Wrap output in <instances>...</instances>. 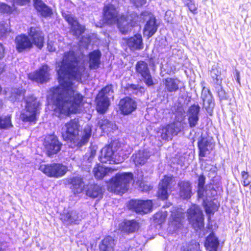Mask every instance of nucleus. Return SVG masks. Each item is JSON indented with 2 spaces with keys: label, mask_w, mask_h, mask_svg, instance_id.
Instances as JSON below:
<instances>
[{
  "label": "nucleus",
  "mask_w": 251,
  "mask_h": 251,
  "mask_svg": "<svg viewBox=\"0 0 251 251\" xmlns=\"http://www.w3.org/2000/svg\"><path fill=\"white\" fill-rule=\"evenodd\" d=\"M133 179L131 173H120L111 179L108 185V190L115 193H124L128 189L130 182Z\"/></svg>",
  "instance_id": "obj_5"
},
{
  "label": "nucleus",
  "mask_w": 251,
  "mask_h": 251,
  "mask_svg": "<svg viewBox=\"0 0 251 251\" xmlns=\"http://www.w3.org/2000/svg\"><path fill=\"white\" fill-rule=\"evenodd\" d=\"M24 95V93L22 90L19 89H14L12 90L11 96L10 97V100L12 101H14L17 100H19L21 98H23Z\"/></svg>",
  "instance_id": "obj_42"
},
{
  "label": "nucleus",
  "mask_w": 251,
  "mask_h": 251,
  "mask_svg": "<svg viewBox=\"0 0 251 251\" xmlns=\"http://www.w3.org/2000/svg\"><path fill=\"white\" fill-rule=\"evenodd\" d=\"M139 88V86L136 84H131L129 86V89H131L133 90H137Z\"/></svg>",
  "instance_id": "obj_63"
},
{
  "label": "nucleus",
  "mask_w": 251,
  "mask_h": 251,
  "mask_svg": "<svg viewBox=\"0 0 251 251\" xmlns=\"http://www.w3.org/2000/svg\"><path fill=\"white\" fill-rule=\"evenodd\" d=\"M119 106L120 110L125 115L131 113L137 108L135 101L129 97H126L121 100Z\"/></svg>",
  "instance_id": "obj_18"
},
{
  "label": "nucleus",
  "mask_w": 251,
  "mask_h": 251,
  "mask_svg": "<svg viewBox=\"0 0 251 251\" xmlns=\"http://www.w3.org/2000/svg\"><path fill=\"white\" fill-rule=\"evenodd\" d=\"M236 80L237 82L238 83L240 84V72L236 70Z\"/></svg>",
  "instance_id": "obj_62"
},
{
  "label": "nucleus",
  "mask_w": 251,
  "mask_h": 251,
  "mask_svg": "<svg viewBox=\"0 0 251 251\" xmlns=\"http://www.w3.org/2000/svg\"><path fill=\"white\" fill-rule=\"evenodd\" d=\"M176 159H177V164L180 165L181 166L184 165V160H185V158L184 157L181 156H179L178 158H177L176 156L175 157H174V160H176Z\"/></svg>",
  "instance_id": "obj_56"
},
{
  "label": "nucleus",
  "mask_w": 251,
  "mask_h": 251,
  "mask_svg": "<svg viewBox=\"0 0 251 251\" xmlns=\"http://www.w3.org/2000/svg\"><path fill=\"white\" fill-rule=\"evenodd\" d=\"M157 29V25L156 24L155 18L150 17V19L144 27V35L149 38L156 32Z\"/></svg>",
  "instance_id": "obj_25"
},
{
  "label": "nucleus",
  "mask_w": 251,
  "mask_h": 251,
  "mask_svg": "<svg viewBox=\"0 0 251 251\" xmlns=\"http://www.w3.org/2000/svg\"><path fill=\"white\" fill-rule=\"evenodd\" d=\"M47 48L49 51L52 52L54 51L55 50V47H54V44L50 42H48Z\"/></svg>",
  "instance_id": "obj_58"
},
{
  "label": "nucleus",
  "mask_w": 251,
  "mask_h": 251,
  "mask_svg": "<svg viewBox=\"0 0 251 251\" xmlns=\"http://www.w3.org/2000/svg\"><path fill=\"white\" fill-rule=\"evenodd\" d=\"M241 175L243 181V186L244 187L248 186L251 183V176L247 172L245 171L241 172Z\"/></svg>",
  "instance_id": "obj_49"
},
{
  "label": "nucleus",
  "mask_w": 251,
  "mask_h": 251,
  "mask_svg": "<svg viewBox=\"0 0 251 251\" xmlns=\"http://www.w3.org/2000/svg\"><path fill=\"white\" fill-rule=\"evenodd\" d=\"M166 87L170 91H173V79L172 78H167L165 82Z\"/></svg>",
  "instance_id": "obj_53"
},
{
  "label": "nucleus",
  "mask_w": 251,
  "mask_h": 251,
  "mask_svg": "<svg viewBox=\"0 0 251 251\" xmlns=\"http://www.w3.org/2000/svg\"><path fill=\"white\" fill-rule=\"evenodd\" d=\"M179 196L183 199L188 200L191 197L192 187L189 182L181 181L179 183Z\"/></svg>",
  "instance_id": "obj_26"
},
{
  "label": "nucleus",
  "mask_w": 251,
  "mask_h": 251,
  "mask_svg": "<svg viewBox=\"0 0 251 251\" xmlns=\"http://www.w3.org/2000/svg\"><path fill=\"white\" fill-rule=\"evenodd\" d=\"M60 219L66 225L77 224L80 220L78 213L76 211L64 212L60 215Z\"/></svg>",
  "instance_id": "obj_21"
},
{
  "label": "nucleus",
  "mask_w": 251,
  "mask_h": 251,
  "mask_svg": "<svg viewBox=\"0 0 251 251\" xmlns=\"http://www.w3.org/2000/svg\"><path fill=\"white\" fill-rule=\"evenodd\" d=\"M185 5L187 6L191 12L195 14L198 13V5L196 4L194 0H182Z\"/></svg>",
  "instance_id": "obj_43"
},
{
  "label": "nucleus",
  "mask_w": 251,
  "mask_h": 251,
  "mask_svg": "<svg viewBox=\"0 0 251 251\" xmlns=\"http://www.w3.org/2000/svg\"><path fill=\"white\" fill-rule=\"evenodd\" d=\"M97 110L100 113H105L109 105V99L97 95L96 98Z\"/></svg>",
  "instance_id": "obj_32"
},
{
  "label": "nucleus",
  "mask_w": 251,
  "mask_h": 251,
  "mask_svg": "<svg viewBox=\"0 0 251 251\" xmlns=\"http://www.w3.org/2000/svg\"><path fill=\"white\" fill-rule=\"evenodd\" d=\"M187 215L189 224L195 230H201L204 227V215L199 206L192 205L187 210Z\"/></svg>",
  "instance_id": "obj_7"
},
{
  "label": "nucleus",
  "mask_w": 251,
  "mask_h": 251,
  "mask_svg": "<svg viewBox=\"0 0 251 251\" xmlns=\"http://www.w3.org/2000/svg\"><path fill=\"white\" fill-rule=\"evenodd\" d=\"M110 172L111 169L110 168L104 167L100 165H97L93 170L94 176L97 179L102 178Z\"/></svg>",
  "instance_id": "obj_35"
},
{
  "label": "nucleus",
  "mask_w": 251,
  "mask_h": 251,
  "mask_svg": "<svg viewBox=\"0 0 251 251\" xmlns=\"http://www.w3.org/2000/svg\"><path fill=\"white\" fill-rule=\"evenodd\" d=\"M202 206L204 208L205 213L209 216L210 219V216L213 215L214 213V209L216 207V204L211 201H209L206 198L203 200Z\"/></svg>",
  "instance_id": "obj_36"
},
{
  "label": "nucleus",
  "mask_w": 251,
  "mask_h": 251,
  "mask_svg": "<svg viewBox=\"0 0 251 251\" xmlns=\"http://www.w3.org/2000/svg\"><path fill=\"white\" fill-rule=\"evenodd\" d=\"M62 15L71 25V32L73 35L78 37L84 32L85 27L78 23L75 16L69 13H63Z\"/></svg>",
  "instance_id": "obj_15"
},
{
  "label": "nucleus",
  "mask_w": 251,
  "mask_h": 251,
  "mask_svg": "<svg viewBox=\"0 0 251 251\" xmlns=\"http://www.w3.org/2000/svg\"><path fill=\"white\" fill-rule=\"evenodd\" d=\"M57 73L59 86L50 91L55 106L54 111L59 115L79 112L82 96L75 91V83L81 80L85 69L80 58L73 51L64 53L62 62L58 64Z\"/></svg>",
  "instance_id": "obj_1"
},
{
  "label": "nucleus",
  "mask_w": 251,
  "mask_h": 251,
  "mask_svg": "<svg viewBox=\"0 0 251 251\" xmlns=\"http://www.w3.org/2000/svg\"><path fill=\"white\" fill-rule=\"evenodd\" d=\"M86 195L93 198H98L100 199L102 197L103 190L99 185L91 184L88 186L86 191Z\"/></svg>",
  "instance_id": "obj_30"
},
{
  "label": "nucleus",
  "mask_w": 251,
  "mask_h": 251,
  "mask_svg": "<svg viewBox=\"0 0 251 251\" xmlns=\"http://www.w3.org/2000/svg\"><path fill=\"white\" fill-rule=\"evenodd\" d=\"M3 71V66L2 64H0V74Z\"/></svg>",
  "instance_id": "obj_64"
},
{
  "label": "nucleus",
  "mask_w": 251,
  "mask_h": 251,
  "mask_svg": "<svg viewBox=\"0 0 251 251\" xmlns=\"http://www.w3.org/2000/svg\"><path fill=\"white\" fill-rule=\"evenodd\" d=\"M80 125L77 118L71 119L62 128V137L65 141L73 143L75 146L80 147L85 145L91 136V127L85 126L81 136L79 135Z\"/></svg>",
  "instance_id": "obj_3"
},
{
  "label": "nucleus",
  "mask_w": 251,
  "mask_h": 251,
  "mask_svg": "<svg viewBox=\"0 0 251 251\" xmlns=\"http://www.w3.org/2000/svg\"><path fill=\"white\" fill-rule=\"evenodd\" d=\"M215 92L218 97L220 101L226 100H228V94L224 89L222 83L216 84L214 85Z\"/></svg>",
  "instance_id": "obj_38"
},
{
  "label": "nucleus",
  "mask_w": 251,
  "mask_h": 251,
  "mask_svg": "<svg viewBox=\"0 0 251 251\" xmlns=\"http://www.w3.org/2000/svg\"><path fill=\"white\" fill-rule=\"evenodd\" d=\"M200 246V244L198 242L196 241L192 242L188 246H183L181 251H199Z\"/></svg>",
  "instance_id": "obj_45"
},
{
  "label": "nucleus",
  "mask_w": 251,
  "mask_h": 251,
  "mask_svg": "<svg viewBox=\"0 0 251 251\" xmlns=\"http://www.w3.org/2000/svg\"><path fill=\"white\" fill-rule=\"evenodd\" d=\"M188 123L191 128L194 127L198 124L199 116H188Z\"/></svg>",
  "instance_id": "obj_51"
},
{
  "label": "nucleus",
  "mask_w": 251,
  "mask_h": 251,
  "mask_svg": "<svg viewBox=\"0 0 251 251\" xmlns=\"http://www.w3.org/2000/svg\"><path fill=\"white\" fill-rule=\"evenodd\" d=\"M12 126L10 115L0 116V129H7Z\"/></svg>",
  "instance_id": "obj_39"
},
{
  "label": "nucleus",
  "mask_w": 251,
  "mask_h": 251,
  "mask_svg": "<svg viewBox=\"0 0 251 251\" xmlns=\"http://www.w3.org/2000/svg\"><path fill=\"white\" fill-rule=\"evenodd\" d=\"M204 246L206 251H218L220 246V240L213 231L205 239Z\"/></svg>",
  "instance_id": "obj_19"
},
{
  "label": "nucleus",
  "mask_w": 251,
  "mask_h": 251,
  "mask_svg": "<svg viewBox=\"0 0 251 251\" xmlns=\"http://www.w3.org/2000/svg\"><path fill=\"white\" fill-rule=\"evenodd\" d=\"M14 9V6H10L3 3L0 4V12L3 13H11Z\"/></svg>",
  "instance_id": "obj_50"
},
{
  "label": "nucleus",
  "mask_w": 251,
  "mask_h": 251,
  "mask_svg": "<svg viewBox=\"0 0 251 251\" xmlns=\"http://www.w3.org/2000/svg\"><path fill=\"white\" fill-rule=\"evenodd\" d=\"M98 125L104 132H111L116 129V125L107 119H100L98 122Z\"/></svg>",
  "instance_id": "obj_34"
},
{
  "label": "nucleus",
  "mask_w": 251,
  "mask_h": 251,
  "mask_svg": "<svg viewBox=\"0 0 251 251\" xmlns=\"http://www.w3.org/2000/svg\"><path fill=\"white\" fill-rule=\"evenodd\" d=\"M131 1L136 6L139 7L145 4L146 0H131Z\"/></svg>",
  "instance_id": "obj_57"
},
{
  "label": "nucleus",
  "mask_w": 251,
  "mask_h": 251,
  "mask_svg": "<svg viewBox=\"0 0 251 251\" xmlns=\"http://www.w3.org/2000/svg\"><path fill=\"white\" fill-rule=\"evenodd\" d=\"M113 144L103 147L101 150L100 160L102 163L118 164L122 162L123 158L116 154L117 151L113 149Z\"/></svg>",
  "instance_id": "obj_10"
},
{
  "label": "nucleus",
  "mask_w": 251,
  "mask_h": 251,
  "mask_svg": "<svg viewBox=\"0 0 251 251\" xmlns=\"http://www.w3.org/2000/svg\"><path fill=\"white\" fill-rule=\"evenodd\" d=\"M151 155V152L147 149H141L134 153L131 159L136 165L145 164Z\"/></svg>",
  "instance_id": "obj_20"
},
{
  "label": "nucleus",
  "mask_w": 251,
  "mask_h": 251,
  "mask_svg": "<svg viewBox=\"0 0 251 251\" xmlns=\"http://www.w3.org/2000/svg\"><path fill=\"white\" fill-rule=\"evenodd\" d=\"M126 43L131 50L142 49L143 47L142 38L140 34H136L134 36L126 39Z\"/></svg>",
  "instance_id": "obj_24"
},
{
  "label": "nucleus",
  "mask_w": 251,
  "mask_h": 251,
  "mask_svg": "<svg viewBox=\"0 0 251 251\" xmlns=\"http://www.w3.org/2000/svg\"><path fill=\"white\" fill-rule=\"evenodd\" d=\"M113 91L112 90V86L107 85L101 89L98 95L103 97H106V99H108V97L110 96L113 94Z\"/></svg>",
  "instance_id": "obj_47"
},
{
  "label": "nucleus",
  "mask_w": 251,
  "mask_h": 251,
  "mask_svg": "<svg viewBox=\"0 0 251 251\" xmlns=\"http://www.w3.org/2000/svg\"><path fill=\"white\" fill-rule=\"evenodd\" d=\"M25 110L21 113L20 119L24 122H33L36 120L39 102L35 97L30 96L25 100Z\"/></svg>",
  "instance_id": "obj_8"
},
{
  "label": "nucleus",
  "mask_w": 251,
  "mask_h": 251,
  "mask_svg": "<svg viewBox=\"0 0 251 251\" xmlns=\"http://www.w3.org/2000/svg\"><path fill=\"white\" fill-rule=\"evenodd\" d=\"M201 99L206 111L208 113L212 112L215 106L214 100L211 91L205 87H202Z\"/></svg>",
  "instance_id": "obj_17"
},
{
  "label": "nucleus",
  "mask_w": 251,
  "mask_h": 251,
  "mask_svg": "<svg viewBox=\"0 0 251 251\" xmlns=\"http://www.w3.org/2000/svg\"><path fill=\"white\" fill-rule=\"evenodd\" d=\"M10 31L9 28L8 26L5 27L3 24H0V34L1 35L7 32Z\"/></svg>",
  "instance_id": "obj_55"
},
{
  "label": "nucleus",
  "mask_w": 251,
  "mask_h": 251,
  "mask_svg": "<svg viewBox=\"0 0 251 251\" xmlns=\"http://www.w3.org/2000/svg\"><path fill=\"white\" fill-rule=\"evenodd\" d=\"M135 71L137 75L142 78L147 85L151 86L154 84L148 64L146 62L138 61L135 65Z\"/></svg>",
  "instance_id": "obj_11"
},
{
  "label": "nucleus",
  "mask_w": 251,
  "mask_h": 251,
  "mask_svg": "<svg viewBox=\"0 0 251 251\" xmlns=\"http://www.w3.org/2000/svg\"><path fill=\"white\" fill-rule=\"evenodd\" d=\"M215 147V143L212 139L204 137L202 133L198 139V148L199 157H204L211 153Z\"/></svg>",
  "instance_id": "obj_12"
},
{
  "label": "nucleus",
  "mask_w": 251,
  "mask_h": 251,
  "mask_svg": "<svg viewBox=\"0 0 251 251\" xmlns=\"http://www.w3.org/2000/svg\"><path fill=\"white\" fill-rule=\"evenodd\" d=\"M101 53L99 50H94L89 54V64L91 69H97L100 64Z\"/></svg>",
  "instance_id": "obj_27"
},
{
  "label": "nucleus",
  "mask_w": 251,
  "mask_h": 251,
  "mask_svg": "<svg viewBox=\"0 0 251 251\" xmlns=\"http://www.w3.org/2000/svg\"><path fill=\"white\" fill-rule=\"evenodd\" d=\"M97 147L91 146L90 151L87 152L83 157L82 165L88 168L91 166V163L93 161L97 152Z\"/></svg>",
  "instance_id": "obj_33"
},
{
  "label": "nucleus",
  "mask_w": 251,
  "mask_h": 251,
  "mask_svg": "<svg viewBox=\"0 0 251 251\" xmlns=\"http://www.w3.org/2000/svg\"><path fill=\"white\" fill-rule=\"evenodd\" d=\"M13 1L14 2L18 4L24 5L27 3L28 2V0H13Z\"/></svg>",
  "instance_id": "obj_60"
},
{
  "label": "nucleus",
  "mask_w": 251,
  "mask_h": 251,
  "mask_svg": "<svg viewBox=\"0 0 251 251\" xmlns=\"http://www.w3.org/2000/svg\"><path fill=\"white\" fill-rule=\"evenodd\" d=\"M49 67L44 65L38 71L28 75V78L35 81L40 83L47 82L49 79Z\"/></svg>",
  "instance_id": "obj_16"
},
{
  "label": "nucleus",
  "mask_w": 251,
  "mask_h": 251,
  "mask_svg": "<svg viewBox=\"0 0 251 251\" xmlns=\"http://www.w3.org/2000/svg\"><path fill=\"white\" fill-rule=\"evenodd\" d=\"M139 227L138 223L133 220L124 222L121 226V230L124 233L129 234L135 232Z\"/></svg>",
  "instance_id": "obj_31"
},
{
  "label": "nucleus",
  "mask_w": 251,
  "mask_h": 251,
  "mask_svg": "<svg viewBox=\"0 0 251 251\" xmlns=\"http://www.w3.org/2000/svg\"><path fill=\"white\" fill-rule=\"evenodd\" d=\"M44 146L49 156L58 153L61 150L62 144L58 140L57 136L50 135L46 137Z\"/></svg>",
  "instance_id": "obj_13"
},
{
  "label": "nucleus",
  "mask_w": 251,
  "mask_h": 251,
  "mask_svg": "<svg viewBox=\"0 0 251 251\" xmlns=\"http://www.w3.org/2000/svg\"><path fill=\"white\" fill-rule=\"evenodd\" d=\"M161 138L165 140H171L173 136V126L168 125L165 127L163 128L160 132Z\"/></svg>",
  "instance_id": "obj_40"
},
{
  "label": "nucleus",
  "mask_w": 251,
  "mask_h": 251,
  "mask_svg": "<svg viewBox=\"0 0 251 251\" xmlns=\"http://www.w3.org/2000/svg\"><path fill=\"white\" fill-rule=\"evenodd\" d=\"M205 179H206V178L203 174L199 176V178L198 179V187L205 186Z\"/></svg>",
  "instance_id": "obj_54"
},
{
  "label": "nucleus",
  "mask_w": 251,
  "mask_h": 251,
  "mask_svg": "<svg viewBox=\"0 0 251 251\" xmlns=\"http://www.w3.org/2000/svg\"><path fill=\"white\" fill-rule=\"evenodd\" d=\"M185 96L181 95L178 99L177 102L174 105V112L175 119L174 120V135L177 133L183 128V122L185 117V112L184 105L185 103Z\"/></svg>",
  "instance_id": "obj_6"
},
{
  "label": "nucleus",
  "mask_w": 251,
  "mask_h": 251,
  "mask_svg": "<svg viewBox=\"0 0 251 251\" xmlns=\"http://www.w3.org/2000/svg\"><path fill=\"white\" fill-rule=\"evenodd\" d=\"M30 37L32 40L25 35H21L15 39L16 47L19 52L25 50L29 49L32 47L33 43L39 49H41L44 44V35L38 27H30L28 32Z\"/></svg>",
  "instance_id": "obj_4"
},
{
  "label": "nucleus",
  "mask_w": 251,
  "mask_h": 251,
  "mask_svg": "<svg viewBox=\"0 0 251 251\" xmlns=\"http://www.w3.org/2000/svg\"><path fill=\"white\" fill-rule=\"evenodd\" d=\"M34 6L38 13L44 17H51L52 12L42 0H33Z\"/></svg>",
  "instance_id": "obj_23"
},
{
  "label": "nucleus",
  "mask_w": 251,
  "mask_h": 251,
  "mask_svg": "<svg viewBox=\"0 0 251 251\" xmlns=\"http://www.w3.org/2000/svg\"><path fill=\"white\" fill-rule=\"evenodd\" d=\"M171 181L172 177L165 176L159 183L158 190L157 192V196L161 200H164L168 198V189Z\"/></svg>",
  "instance_id": "obj_22"
},
{
  "label": "nucleus",
  "mask_w": 251,
  "mask_h": 251,
  "mask_svg": "<svg viewBox=\"0 0 251 251\" xmlns=\"http://www.w3.org/2000/svg\"><path fill=\"white\" fill-rule=\"evenodd\" d=\"M71 188L75 194H79L84 188V183L81 177L75 176L71 179Z\"/></svg>",
  "instance_id": "obj_29"
},
{
  "label": "nucleus",
  "mask_w": 251,
  "mask_h": 251,
  "mask_svg": "<svg viewBox=\"0 0 251 251\" xmlns=\"http://www.w3.org/2000/svg\"><path fill=\"white\" fill-rule=\"evenodd\" d=\"M182 214H181V215L178 217H176L175 215L174 214V233L175 231L176 230L181 228L183 226L182 223Z\"/></svg>",
  "instance_id": "obj_48"
},
{
  "label": "nucleus",
  "mask_w": 251,
  "mask_h": 251,
  "mask_svg": "<svg viewBox=\"0 0 251 251\" xmlns=\"http://www.w3.org/2000/svg\"><path fill=\"white\" fill-rule=\"evenodd\" d=\"M147 12H144L140 16L132 12L127 15L119 16L118 12L112 4H107L103 8V21L108 25L117 24L118 27L123 34H126L131 30V27L134 26L138 23L144 22L145 16Z\"/></svg>",
  "instance_id": "obj_2"
},
{
  "label": "nucleus",
  "mask_w": 251,
  "mask_h": 251,
  "mask_svg": "<svg viewBox=\"0 0 251 251\" xmlns=\"http://www.w3.org/2000/svg\"><path fill=\"white\" fill-rule=\"evenodd\" d=\"M166 219V215L162 212H158L155 213L153 217L152 220L154 223L160 225L163 223Z\"/></svg>",
  "instance_id": "obj_46"
},
{
  "label": "nucleus",
  "mask_w": 251,
  "mask_h": 251,
  "mask_svg": "<svg viewBox=\"0 0 251 251\" xmlns=\"http://www.w3.org/2000/svg\"><path fill=\"white\" fill-rule=\"evenodd\" d=\"M39 169L47 176L59 178L64 176L68 171V167L61 163L42 164Z\"/></svg>",
  "instance_id": "obj_9"
},
{
  "label": "nucleus",
  "mask_w": 251,
  "mask_h": 251,
  "mask_svg": "<svg viewBox=\"0 0 251 251\" xmlns=\"http://www.w3.org/2000/svg\"><path fill=\"white\" fill-rule=\"evenodd\" d=\"M178 80L177 79H175L174 78V92L176 91V90H178L179 88V87H181V86H179V84H181V83H179L178 84L176 83V81Z\"/></svg>",
  "instance_id": "obj_59"
},
{
  "label": "nucleus",
  "mask_w": 251,
  "mask_h": 251,
  "mask_svg": "<svg viewBox=\"0 0 251 251\" xmlns=\"http://www.w3.org/2000/svg\"><path fill=\"white\" fill-rule=\"evenodd\" d=\"M128 206L137 213L145 214L151 211L152 202L151 200H131Z\"/></svg>",
  "instance_id": "obj_14"
},
{
  "label": "nucleus",
  "mask_w": 251,
  "mask_h": 251,
  "mask_svg": "<svg viewBox=\"0 0 251 251\" xmlns=\"http://www.w3.org/2000/svg\"><path fill=\"white\" fill-rule=\"evenodd\" d=\"M210 75L213 79L214 85L216 84L222 83V78L221 77V73L219 69L216 66H213L211 70L210 71Z\"/></svg>",
  "instance_id": "obj_37"
},
{
  "label": "nucleus",
  "mask_w": 251,
  "mask_h": 251,
  "mask_svg": "<svg viewBox=\"0 0 251 251\" xmlns=\"http://www.w3.org/2000/svg\"><path fill=\"white\" fill-rule=\"evenodd\" d=\"M138 183H139V188L141 191L148 192L151 189V187L150 185H148L145 182L143 181V175L142 172H140V175L137 177Z\"/></svg>",
  "instance_id": "obj_41"
},
{
  "label": "nucleus",
  "mask_w": 251,
  "mask_h": 251,
  "mask_svg": "<svg viewBox=\"0 0 251 251\" xmlns=\"http://www.w3.org/2000/svg\"><path fill=\"white\" fill-rule=\"evenodd\" d=\"M200 109L201 107L199 104H192L188 110V116H199Z\"/></svg>",
  "instance_id": "obj_44"
},
{
  "label": "nucleus",
  "mask_w": 251,
  "mask_h": 251,
  "mask_svg": "<svg viewBox=\"0 0 251 251\" xmlns=\"http://www.w3.org/2000/svg\"><path fill=\"white\" fill-rule=\"evenodd\" d=\"M115 245V240L112 237H105L99 245L100 251H114Z\"/></svg>",
  "instance_id": "obj_28"
},
{
  "label": "nucleus",
  "mask_w": 251,
  "mask_h": 251,
  "mask_svg": "<svg viewBox=\"0 0 251 251\" xmlns=\"http://www.w3.org/2000/svg\"><path fill=\"white\" fill-rule=\"evenodd\" d=\"M4 49L2 45L0 44V59L3 56Z\"/></svg>",
  "instance_id": "obj_61"
},
{
  "label": "nucleus",
  "mask_w": 251,
  "mask_h": 251,
  "mask_svg": "<svg viewBox=\"0 0 251 251\" xmlns=\"http://www.w3.org/2000/svg\"><path fill=\"white\" fill-rule=\"evenodd\" d=\"M198 197L199 199H202L203 200L205 194H207V189L205 186L198 187Z\"/></svg>",
  "instance_id": "obj_52"
}]
</instances>
